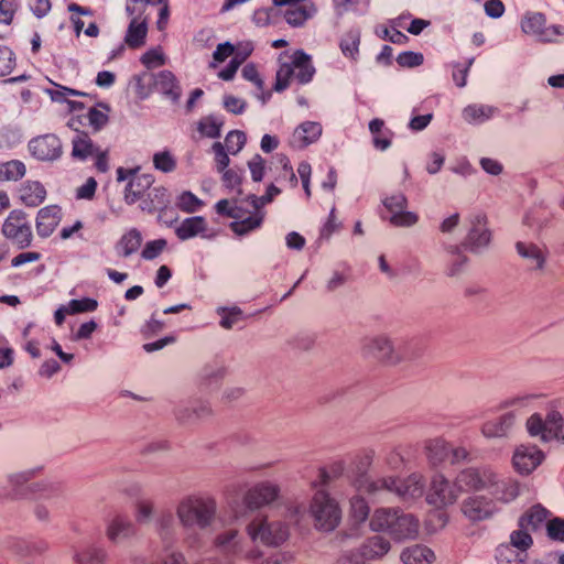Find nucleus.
I'll return each mask as SVG.
<instances>
[{
  "mask_svg": "<svg viewBox=\"0 0 564 564\" xmlns=\"http://www.w3.org/2000/svg\"><path fill=\"white\" fill-rule=\"evenodd\" d=\"M373 453L369 452L358 458V469L361 474L354 480L357 490L364 491L372 497H380L383 494H392L403 502H411L420 499L425 491V478L420 473H412L405 478L384 476L371 479L365 475L372 462Z\"/></svg>",
  "mask_w": 564,
  "mask_h": 564,
  "instance_id": "f257e3e1",
  "label": "nucleus"
},
{
  "mask_svg": "<svg viewBox=\"0 0 564 564\" xmlns=\"http://www.w3.org/2000/svg\"><path fill=\"white\" fill-rule=\"evenodd\" d=\"M217 502L214 497L193 494L184 497L176 507V516L184 529H206L216 518Z\"/></svg>",
  "mask_w": 564,
  "mask_h": 564,
  "instance_id": "f03ea898",
  "label": "nucleus"
},
{
  "mask_svg": "<svg viewBox=\"0 0 564 564\" xmlns=\"http://www.w3.org/2000/svg\"><path fill=\"white\" fill-rule=\"evenodd\" d=\"M361 354L367 358H373L386 365H398L404 359L420 356L421 348L413 340L394 348L392 340L386 335H373L361 340Z\"/></svg>",
  "mask_w": 564,
  "mask_h": 564,
  "instance_id": "7ed1b4c3",
  "label": "nucleus"
},
{
  "mask_svg": "<svg viewBox=\"0 0 564 564\" xmlns=\"http://www.w3.org/2000/svg\"><path fill=\"white\" fill-rule=\"evenodd\" d=\"M315 528L325 532L335 530L341 520L338 502L324 489H317L310 505Z\"/></svg>",
  "mask_w": 564,
  "mask_h": 564,
  "instance_id": "20e7f679",
  "label": "nucleus"
},
{
  "mask_svg": "<svg viewBox=\"0 0 564 564\" xmlns=\"http://www.w3.org/2000/svg\"><path fill=\"white\" fill-rule=\"evenodd\" d=\"M252 542L260 541L269 546H278L289 538V528L281 521H269L265 516L254 517L246 528Z\"/></svg>",
  "mask_w": 564,
  "mask_h": 564,
  "instance_id": "39448f33",
  "label": "nucleus"
},
{
  "mask_svg": "<svg viewBox=\"0 0 564 564\" xmlns=\"http://www.w3.org/2000/svg\"><path fill=\"white\" fill-rule=\"evenodd\" d=\"M528 433L543 442L560 440L564 442V419L556 410H551L545 417L534 413L527 420Z\"/></svg>",
  "mask_w": 564,
  "mask_h": 564,
  "instance_id": "423d86ee",
  "label": "nucleus"
},
{
  "mask_svg": "<svg viewBox=\"0 0 564 564\" xmlns=\"http://www.w3.org/2000/svg\"><path fill=\"white\" fill-rule=\"evenodd\" d=\"M140 167L134 169H117V181H127L123 198L127 205H133L142 202L148 191L154 183V176L150 173L139 174Z\"/></svg>",
  "mask_w": 564,
  "mask_h": 564,
  "instance_id": "0eeeda50",
  "label": "nucleus"
},
{
  "mask_svg": "<svg viewBox=\"0 0 564 564\" xmlns=\"http://www.w3.org/2000/svg\"><path fill=\"white\" fill-rule=\"evenodd\" d=\"M3 236L11 240L19 249L31 246L33 234L26 214L20 209H13L6 218L2 229Z\"/></svg>",
  "mask_w": 564,
  "mask_h": 564,
  "instance_id": "6e6552de",
  "label": "nucleus"
},
{
  "mask_svg": "<svg viewBox=\"0 0 564 564\" xmlns=\"http://www.w3.org/2000/svg\"><path fill=\"white\" fill-rule=\"evenodd\" d=\"M545 15L540 12H528L521 20V29L525 34L534 36L543 43L557 42L560 36H564L563 25L546 26Z\"/></svg>",
  "mask_w": 564,
  "mask_h": 564,
  "instance_id": "1a4fd4ad",
  "label": "nucleus"
},
{
  "mask_svg": "<svg viewBox=\"0 0 564 564\" xmlns=\"http://www.w3.org/2000/svg\"><path fill=\"white\" fill-rule=\"evenodd\" d=\"M280 495V487L269 480L250 487L243 495L242 502L248 510H258L274 502Z\"/></svg>",
  "mask_w": 564,
  "mask_h": 564,
  "instance_id": "9d476101",
  "label": "nucleus"
},
{
  "mask_svg": "<svg viewBox=\"0 0 564 564\" xmlns=\"http://www.w3.org/2000/svg\"><path fill=\"white\" fill-rule=\"evenodd\" d=\"M459 494L455 482L451 484L443 475L436 474L431 480L426 501L436 508H444L455 503Z\"/></svg>",
  "mask_w": 564,
  "mask_h": 564,
  "instance_id": "9b49d317",
  "label": "nucleus"
},
{
  "mask_svg": "<svg viewBox=\"0 0 564 564\" xmlns=\"http://www.w3.org/2000/svg\"><path fill=\"white\" fill-rule=\"evenodd\" d=\"M28 149L39 161H55L63 154L61 139L54 133H46L29 141Z\"/></svg>",
  "mask_w": 564,
  "mask_h": 564,
  "instance_id": "f8f14e48",
  "label": "nucleus"
},
{
  "mask_svg": "<svg viewBox=\"0 0 564 564\" xmlns=\"http://www.w3.org/2000/svg\"><path fill=\"white\" fill-rule=\"evenodd\" d=\"M495 479V473L487 467L463 469L455 479L459 492L469 490H481L489 487Z\"/></svg>",
  "mask_w": 564,
  "mask_h": 564,
  "instance_id": "ddd939ff",
  "label": "nucleus"
},
{
  "mask_svg": "<svg viewBox=\"0 0 564 564\" xmlns=\"http://www.w3.org/2000/svg\"><path fill=\"white\" fill-rule=\"evenodd\" d=\"M83 124L80 117H72L67 126L76 131L72 139L70 156L74 161L86 162L96 153L99 145H96L89 134L78 130V126Z\"/></svg>",
  "mask_w": 564,
  "mask_h": 564,
  "instance_id": "4468645a",
  "label": "nucleus"
},
{
  "mask_svg": "<svg viewBox=\"0 0 564 564\" xmlns=\"http://www.w3.org/2000/svg\"><path fill=\"white\" fill-rule=\"evenodd\" d=\"M384 207L391 213L390 223L397 227H410L417 223L415 213L406 212L408 199L402 193L391 195L383 199Z\"/></svg>",
  "mask_w": 564,
  "mask_h": 564,
  "instance_id": "2eb2a0df",
  "label": "nucleus"
},
{
  "mask_svg": "<svg viewBox=\"0 0 564 564\" xmlns=\"http://www.w3.org/2000/svg\"><path fill=\"white\" fill-rule=\"evenodd\" d=\"M516 250L519 257L525 261L530 271H544L550 253L546 246L531 241H518Z\"/></svg>",
  "mask_w": 564,
  "mask_h": 564,
  "instance_id": "dca6fc26",
  "label": "nucleus"
},
{
  "mask_svg": "<svg viewBox=\"0 0 564 564\" xmlns=\"http://www.w3.org/2000/svg\"><path fill=\"white\" fill-rule=\"evenodd\" d=\"M544 459L543 452L534 445H520L512 456V465L517 473L530 475Z\"/></svg>",
  "mask_w": 564,
  "mask_h": 564,
  "instance_id": "f3484780",
  "label": "nucleus"
},
{
  "mask_svg": "<svg viewBox=\"0 0 564 564\" xmlns=\"http://www.w3.org/2000/svg\"><path fill=\"white\" fill-rule=\"evenodd\" d=\"M462 512L470 521H482L490 518L496 511L494 500L485 496H471L462 503Z\"/></svg>",
  "mask_w": 564,
  "mask_h": 564,
  "instance_id": "a211bd4d",
  "label": "nucleus"
},
{
  "mask_svg": "<svg viewBox=\"0 0 564 564\" xmlns=\"http://www.w3.org/2000/svg\"><path fill=\"white\" fill-rule=\"evenodd\" d=\"M137 533L134 523L123 514H116L108 520L105 534L112 544L122 543Z\"/></svg>",
  "mask_w": 564,
  "mask_h": 564,
  "instance_id": "6ab92c4d",
  "label": "nucleus"
},
{
  "mask_svg": "<svg viewBox=\"0 0 564 564\" xmlns=\"http://www.w3.org/2000/svg\"><path fill=\"white\" fill-rule=\"evenodd\" d=\"M153 89L160 93L165 99L177 104L182 96V87L176 76L167 69L160 70L152 75Z\"/></svg>",
  "mask_w": 564,
  "mask_h": 564,
  "instance_id": "aec40b11",
  "label": "nucleus"
},
{
  "mask_svg": "<svg viewBox=\"0 0 564 564\" xmlns=\"http://www.w3.org/2000/svg\"><path fill=\"white\" fill-rule=\"evenodd\" d=\"M471 228L467 235L465 246L471 251L477 252L487 247L491 240V232L487 228V218L482 214H477L470 219Z\"/></svg>",
  "mask_w": 564,
  "mask_h": 564,
  "instance_id": "412c9836",
  "label": "nucleus"
},
{
  "mask_svg": "<svg viewBox=\"0 0 564 564\" xmlns=\"http://www.w3.org/2000/svg\"><path fill=\"white\" fill-rule=\"evenodd\" d=\"M517 423V414L513 411L506 412L500 416L486 421L481 426V434L486 438L507 437Z\"/></svg>",
  "mask_w": 564,
  "mask_h": 564,
  "instance_id": "4be33fe9",
  "label": "nucleus"
},
{
  "mask_svg": "<svg viewBox=\"0 0 564 564\" xmlns=\"http://www.w3.org/2000/svg\"><path fill=\"white\" fill-rule=\"evenodd\" d=\"M322 132L323 128L319 122L305 121L293 131L289 143L293 149L302 150L316 142Z\"/></svg>",
  "mask_w": 564,
  "mask_h": 564,
  "instance_id": "5701e85b",
  "label": "nucleus"
},
{
  "mask_svg": "<svg viewBox=\"0 0 564 564\" xmlns=\"http://www.w3.org/2000/svg\"><path fill=\"white\" fill-rule=\"evenodd\" d=\"M419 533V520L398 509L390 535L395 540L415 539Z\"/></svg>",
  "mask_w": 564,
  "mask_h": 564,
  "instance_id": "b1692460",
  "label": "nucleus"
},
{
  "mask_svg": "<svg viewBox=\"0 0 564 564\" xmlns=\"http://www.w3.org/2000/svg\"><path fill=\"white\" fill-rule=\"evenodd\" d=\"M494 498L500 502L508 503L514 500L520 494V484L512 478L498 479L495 473V479L489 487Z\"/></svg>",
  "mask_w": 564,
  "mask_h": 564,
  "instance_id": "393cba45",
  "label": "nucleus"
},
{
  "mask_svg": "<svg viewBox=\"0 0 564 564\" xmlns=\"http://www.w3.org/2000/svg\"><path fill=\"white\" fill-rule=\"evenodd\" d=\"M286 6L288 8L284 11V19L288 24L293 28L303 26L305 22L312 19L317 12V8L313 2H295Z\"/></svg>",
  "mask_w": 564,
  "mask_h": 564,
  "instance_id": "a878e982",
  "label": "nucleus"
},
{
  "mask_svg": "<svg viewBox=\"0 0 564 564\" xmlns=\"http://www.w3.org/2000/svg\"><path fill=\"white\" fill-rule=\"evenodd\" d=\"M208 225L203 216H193L185 218L175 229L176 237L182 240H188L200 236L202 238H209L206 235Z\"/></svg>",
  "mask_w": 564,
  "mask_h": 564,
  "instance_id": "bb28decb",
  "label": "nucleus"
},
{
  "mask_svg": "<svg viewBox=\"0 0 564 564\" xmlns=\"http://www.w3.org/2000/svg\"><path fill=\"white\" fill-rule=\"evenodd\" d=\"M389 550L390 542L382 536L375 535L367 539L361 546L354 552L366 564L367 561L383 556Z\"/></svg>",
  "mask_w": 564,
  "mask_h": 564,
  "instance_id": "cd10ccee",
  "label": "nucleus"
},
{
  "mask_svg": "<svg viewBox=\"0 0 564 564\" xmlns=\"http://www.w3.org/2000/svg\"><path fill=\"white\" fill-rule=\"evenodd\" d=\"M156 531L162 545L174 546L177 535V524L174 514L170 511H162L156 520Z\"/></svg>",
  "mask_w": 564,
  "mask_h": 564,
  "instance_id": "c85d7f7f",
  "label": "nucleus"
},
{
  "mask_svg": "<svg viewBox=\"0 0 564 564\" xmlns=\"http://www.w3.org/2000/svg\"><path fill=\"white\" fill-rule=\"evenodd\" d=\"M59 220V208L57 206H46L41 208L36 216L37 235L43 238L51 236Z\"/></svg>",
  "mask_w": 564,
  "mask_h": 564,
  "instance_id": "c756f323",
  "label": "nucleus"
},
{
  "mask_svg": "<svg viewBox=\"0 0 564 564\" xmlns=\"http://www.w3.org/2000/svg\"><path fill=\"white\" fill-rule=\"evenodd\" d=\"M290 58H292L293 62L295 79L297 83L305 85L312 82L316 70L312 64L311 56L303 50H297L292 54V56H290Z\"/></svg>",
  "mask_w": 564,
  "mask_h": 564,
  "instance_id": "7c9ffc66",
  "label": "nucleus"
},
{
  "mask_svg": "<svg viewBox=\"0 0 564 564\" xmlns=\"http://www.w3.org/2000/svg\"><path fill=\"white\" fill-rule=\"evenodd\" d=\"M169 192L164 186H151L140 203V209L149 214L162 210L169 205Z\"/></svg>",
  "mask_w": 564,
  "mask_h": 564,
  "instance_id": "2f4dec72",
  "label": "nucleus"
},
{
  "mask_svg": "<svg viewBox=\"0 0 564 564\" xmlns=\"http://www.w3.org/2000/svg\"><path fill=\"white\" fill-rule=\"evenodd\" d=\"M19 197L28 207H37L46 197V189L37 181H26L19 188Z\"/></svg>",
  "mask_w": 564,
  "mask_h": 564,
  "instance_id": "473e14b6",
  "label": "nucleus"
},
{
  "mask_svg": "<svg viewBox=\"0 0 564 564\" xmlns=\"http://www.w3.org/2000/svg\"><path fill=\"white\" fill-rule=\"evenodd\" d=\"M20 7V0H0V41L11 35L10 25L13 23Z\"/></svg>",
  "mask_w": 564,
  "mask_h": 564,
  "instance_id": "72a5a7b5",
  "label": "nucleus"
},
{
  "mask_svg": "<svg viewBox=\"0 0 564 564\" xmlns=\"http://www.w3.org/2000/svg\"><path fill=\"white\" fill-rule=\"evenodd\" d=\"M264 220V212L259 208H252V213L248 217L232 221L229 227L237 236H245L259 229Z\"/></svg>",
  "mask_w": 564,
  "mask_h": 564,
  "instance_id": "f704fd0d",
  "label": "nucleus"
},
{
  "mask_svg": "<svg viewBox=\"0 0 564 564\" xmlns=\"http://www.w3.org/2000/svg\"><path fill=\"white\" fill-rule=\"evenodd\" d=\"M400 558L404 564H432L435 560V554L430 547L415 544L404 549Z\"/></svg>",
  "mask_w": 564,
  "mask_h": 564,
  "instance_id": "c9c22d12",
  "label": "nucleus"
},
{
  "mask_svg": "<svg viewBox=\"0 0 564 564\" xmlns=\"http://www.w3.org/2000/svg\"><path fill=\"white\" fill-rule=\"evenodd\" d=\"M142 245V235L137 228H131L124 232L116 243V251L118 256L128 258L135 253Z\"/></svg>",
  "mask_w": 564,
  "mask_h": 564,
  "instance_id": "e433bc0d",
  "label": "nucleus"
},
{
  "mask_svg": "<svg viewBox=\"0 0 564 564\" xmlns=\"http://www.w3.org/2000/svg\"><path fill=\"white\" fill-rule=\"evenodd\" d=\"M425 451L429 462L437 466L449 457L451 445L444 438L436 437L425 442Z\"/></svg>",
  "mask_w": 564,
  "mask_h": 564,
  "instance_id": "4c0bfd02",
  "label": "nucleus"
},
{
  "mask_svg": "<svg viewBox=\"0 0 564 564\" xmlns=\"http://www.w3.org/2000/svg\"><path fill=\"white\" fill-rule=\"evenodd\" d=\"M397 512L398 509L394 508L377 509L370 519L371 530L377 532L383 531L390 534L394 524Z\"/></svg>",
  "mask_w": 564,
  "mask_h": 564,
  "instance_id": "58836bf2",
  "label": "nucleus"
},
{
  "mask_svg": "<svg viewBox=\"0 0 564 564\" xmlns=\"http://www.w3.org/2000/svg\"><path fill=\"white\" fill-rule=\"evenodd\" d=\"M549 513V510L541 505L533 506L519 518L518 527L535 531L547 520Z\"/></svg>",
  "mask_w": 564,
  "mask_h": 564,
  "instance_id": "ea45409f",
  "label": "nucleus"
},
{
  "mask_svg": "<svg viewBox=\"0 0 564 564\" xmlns=\"http://www.w3.org/2000/svg\"><path fill=\"white\" fill-rule=\"evenodd\" d=\"M527 556V553H523L508 543L499 544L495 553L497 564H523Z\"/></svg>",
  "mask_w": 564,
  "mask_h": 564,
  "instance_id": "a19ab883",
  "label": "nucleus"
},
{
  "mask_svg": "<svg viewBox=\"0 0 564 564\" xmlns=\"http://www.w3.org/2000/svg\"><path fill=\"white\" fill-rule=\"evenodd\" d=\"M107 551L101 546L90 545L74 555L75 564H105Z\"/></svg>",
  "mask_w": 564,
  "mask_h": 564,
  "instance_id": "79ce46f5",
  "label": "nucleus"
},
{
  "mask_svg": "<svg viewBox=\"0 0 564 564\" xmlns=\"http://www.w3.org/2000/svg\"><path fill=\"white\" fill-rule=\"evenodd\" d=\"M148 33V21L145 20H131L126 34V43L137 48L144 44Z\"/></svg>",
  "mask_w": 564,
  "mask_h": 564,
  "instance_id": "37998d69",
  "label": "nucleus"
},
{
  "mask_svg": "<svg viewBox=\"0 0 564 564\" xmlns=\"http://www.w3.org/2000/svg\"><path fill=\"white\" fill-rule=\"evenodd\" d=\"M360 31L358 29L348 30L339 42V47L344 56L356 61L359 54Z\"/></svg>",
  "mask_w": 564,
  "mask_h": 564,
  "instance_id": "c03bdc74",
  "label": "nucleus"
},
{
  "mask_svg": "<svg viewBox=\"0 0 564 564\" xmlns=\"http://www.w3.org/2000/svg\"><path fill=\"white\" fill-rule=\"evenodd\" d=\"M26 173L25 164L20 160L0 162V182H17Z\"/></svg>",
  "mask_w": 564,
  "mask_h": 564,
  "instance_id": "a18cd8bd",
  "label": "nucleus"
},
{
  "mask_svg": "<svg viewBox=\"0 0 564 564\" xmlns=\"http://www.w3.org/2000/svg\"><path fill=\"white\" fill-rule=\"evenodd\" d=\"M495 108L486 105H469L463 110V118L471 124H479L490 119Z\"/></svg>",
  "mask_w": 564,
  "mask_h": 564,
  "instance_id": "49530a36",
  "label": "nucleus"
},
{
  "mask_svg": "<svg viewBox=\"0 0 564 564\" xmlns=\"http://www.w3.org/2000/svg\"><path fill=\"white\" fill-rule=\"evenodd\" d=\"M293 78H295V70L292 59L289 63H281L275 75L274 90L276 93L285 90Z\"/></svg>",
  "mask_w": 564,
  "mask_h": 564,
  "instance_id": "de8ad7c7",
  "label": "nucleus"
},
{
  "mask_svg": "<svg viewBox=\"0 0 564 564\" xmlns=\"http://www.w3.org/2000/svg\"><path fill=\"white\" fill-rule=\"evenodd\" d=\"M223 126L224 120L220 117L210 115L199 120L198 131L207 138H218Z\"/></svg>",
  "mask_w": 564,
  "mask_h": 564,
  "instance_id": "09e8293b",
  "label": "nucleus"
},
{
  "mask_svg": "<svg viewBox=\"0 0 564 564\" xmlns=\"http://www.w3.org/2000/svg\"><path fill=\"white\" fill-rule=\"evenodd\" d=\"M529 528H520L510 533V542L508 544L514 546L516 549L527 553V551L532 546L533 539L530 534Z\"/></svg>",
  "mask_w": 564,
  "mask_h": 564,
  "instance_id": "8fccbe9b",
  "label": "nucleus"
},
{
  "mask_svg": "<svg viewBox=\"0 0 564 564\" xmlns=\"http://www.w3.org/2000/svg\"><path fill=\"white\" fill-rule=\"evenodd\" d=\"M370 508L367 500L359 495L350 498V516L357 523L366 521L369 517Z\"/></svg>",
  "mask_w": 564,
  "mask_h": 564,
  "instance_id": "3c124183",
  "label": "nucleus"
},
{
  "mask_svg": "<svg viewBox=\"0 0 564 564\" xmlns=\"http://www.w3.org/2000/svg\"><path fill=\"white\" fill-rule=\"evenodd\" d=\"M204 203L195 194L189 191L183 192L176 202V206L185 213L192 214L199 210Z\"/></svg>",
  "mask_w": 564,
  "mask_h": 564,
  "instance_id": "603ef678",
  "label": "nucleus"
},
{
  "mask_svg": "<svg viewBox=\"0 0 564 564\" xmlns=\"http://www.w3.org/2000/svg\"><path fill=\"white\" fill-rule=\"evenodd\" d=\"M247 142V137L245 132L240 130L230 131L225 138V149L232 155L238 154L245 147Z\"/></svg>",
  "mask_w": 564,
  "mask_h": 564,
  "instance_id": "864d4df0",
  "label": "nucleus"
},
{
  "mask_svg": "<svg viewBox=\"0 0 564 564\" xmlns=\"http://www.w3.org/2000/svg\"><path fill=\"white\" fill-rule=\"evenodd\" d=\"M153 165L163 173H171L176 169V160L170 151L164 150L154 153Z\"/></svg>",
  "mask_w": 564,
  "mask_h": 564,
  "instance_id": "5fc2aeb1",
  "label": "nucleus"
},
{
  "mask_svg": "<svg viewBox=\"0 0 564 564\" xmlns=\"http://www.w3.org/2000/svg\"><path fill=\"white\" fill-rule=\"evenodd\" d=\"M448 522V514L442 508L431 511L425 520L426 530L434 533L443 529Z\"/></svg>",
  "mask_w": 564,
  "mask_h": 564,
  "instance_id": "6e6d98bb",
  "label": "nucleus"
},
{
  "mask_svg": "<svg viewBox=\"0 0 564 564\" xmlns=\"http://www.w3.org/2000/svg\"><path fill=\"white\" fill-rule=\"evenodd\" d=\"M225 376V368L219 364L206 365L202 370V384L208 388L213 383H217Z\"/></svg>",
  "mask_w": 564,
  "mask_h": 564,
  "instance_id": "4d7b16f0",
  "label": "nucleus"
},
{
  "mask_svg": "<svg viewBox=\"0 0 564 564\" xmlns=\"http://www.w3.org/2000/svg\"><path fill=\"white\" fill-rule=\"evenodd\" d=\"M15 63L14 52L6 45H0V77L10 75L15 67Z\"/></svg>",
  "mask_w": 564,
  "mask_h": 564,
  "instance_id": "13d9d810",
  "label": "nucleus"
},
{
  "mask_svg": "<svg viewBox=\"0 0 564 564\" xmlns=\"http://www.w3.org/2000/svg\"><path fill=\"white\" fill-rule=\"evenodd\" d=\"M152 0H127L126 11L131 17V20H145L148 15L145 11Z\"/></svg>",
  "mask_w": 564,
  "mask_h": 564,
  "instance_id": "bf43d9fd",
  "label": "nucleus"
},
{
  "mask_svg": "<svg viewBox=\"0 0 564 564\" xmlns=\"http://www.w3.org/2000/svg\"><path fill=\"white\" fill-rule=\"evenodd\" d=\"M280 193V188H278L274 184H270L264 195L258 197L251 194L247 197L246 202L249 203L252 208H259L262 210V207L271 203Z\"/></svg>",
  "mask_w": 564,
  "mask_h": 564,
  "instance_id": "052dcab7",
  "label": "nucleus"
},
{
  "mask_svg": "<svg viewBox=\"0 0 564 564\" xmlns=\"http://www.w3.org/2000/svg\"><path fill=\"white\" fill-rule=\"evenodd\" d=\"M217 313L221 316L219 324L225 329H231L242 315V311L237 306L231 308L219 307Z\"/></svg>",
  "mask_w": 564,
  "mask_h": 564,
  "instance_id": "680f3d73",
  "label": "nucleus"
},
{
  "mask_svg": "<svg viewBox=\"0 0 564 564\" xmlns=\"http://www.w3.org/2000/svg\"><path fill=\"white\" fill-rule=\"evenodd\" d=\"M167 247V241L163 238L148 241L141 251V257L144 260L156 259Z\"/></svg>",
  "mask_w": 564,
  "mask_h": 564,
  "instance_id": "e2e57ef3",
  "label": "nucleus"
},
{
  "mask_svg": "<svg viewBox=\"0 0 564 564\" xmlns=\"http://www.w3.org/2000/svg\"><path fill=\"white\" fill-rule=\"evenodd\" d=\"M343 470H344V466H343V464L340 462L333 464L329 467V470L326 469V468H321L319 471H318V477H317V479L313 484L314 487H316V486H321V487L328 486L330 480L334 477L339 476L343 473Z\"/></svg>",
  "mask_w": 564,
  "mask_h": 564,
  "instance_id": "0e129e2a",
  "label": "nucleus"
},
{
  "mask_svg": "<svg viewBox=\"0 0 564 564\" xmlns=\"http://www.w3.org/2000/svg\"><path fill=\"white\" fill-rule=\"evenodd\" d=\"M546 535L552 541L564 543V519L555 517L547 520Z\"/></svg>",
  "mask_w": 564,
  "mask_h": 564,
  "instance_id": "69168bd1",
  "label": "nucleus"
},
{
  "mask_svg": "<svg viewBox=\"0 0 564 564\" xmlns=\"http://www.w3.org/2000/svg\"><path fill=\"white\" fill-rule=\"evenodd\" d=\"M85 118L88 121V126L93 128L95 132L100 131L108 122V115L95 107L89 108Z\"/></svg>",
  "mask_w": 564,
  "mask_h": 564,
  "instance_id": "338daca9",
  "label": "nucleus"
},
{
  "mask_svg": "<svg viewBox=\"0 0 564 564\" xmlns=\"http://www.w3.org/2000/svg\"><path fill=\"white\" fill-rule=\"evenodd\" d=\"M98 306V303L94 299L84 297L80 300H72L68 303V314L74 315L85 312H94Z\"/></svg>",
  "mask_w": 564,
  "mask_h": 564,
  "instance_id": "774afa93",
  "label": "nucleus"
}]
</instances>
